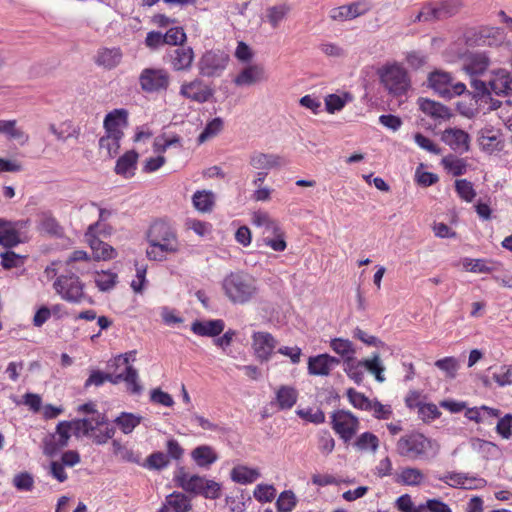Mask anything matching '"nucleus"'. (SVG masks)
Masks as SVG:
<instances>
[{
	"label": "nucleus",
	"mask_w": 512,
	"mask_h": 512,
	"mask_svg": "<svg viewBox=\"0 0 512 512\" xmlns=\"http://www.w3.org/2000/svg\"><path fill=\"white\" fill-rule=\"evenodd\" d=\"M149 247L146 255L150 260L163 261L167 254L180 251V242L175 228L165 220H157L147 231Z\"/></svg>",
	"instance_id": "1"
},
{
	"label": "nucleus",
	"mask_w": 512,
	"mask_h": 512,
	"mask_svg": "<svg viewBox=\"0 0 512 512\" xmlns=\"http://www.w3.org/2000/svg\"><path fill=\"white\" fill-rule=\"evenodd\" d=\"M135 352H129L122 355H119L114 358L113 362L109 364L110 367L116 366L117 368L122 367V370L119 373H103L101 371H92L89 378L85 382V387H89L91 385L101 386L106 381H110L114 384H117L121 381H125L128 390L133 394H138L141 392L142 387L138 382V373L135 368L129 365L130 356L134 355Z\"/></svg>",
	"instance_id": "2"
},
{
	"label": "nucleus",
	"mask_w": 512,
	"mask_h": 512,
	"mask_svg": "<svg viewBox=\"0 0 512 512\" xmlns=\"http://www.w3.org/2000/svg\"><path fill=\"white\" fill-rule=\"evenodd\" d=\"M439 444L420 432H410L401 436L396 443L399 456L416 461H427L439 453Z\"/></svg>",
	"instance_id": "3"
},
{
	"label": "nucleus",
	"mask_w": 512,
	"mask_h": 512,
	"mask_svg": "<svg viewBox=\"0 0 512 512\" xmlns=\"http://www.w3.org/2000/svg\"><path fill=\"white\" fill-rule=\"evenodd\" d=\"M174 482L185 492L200 495L206 499L216 500L222 495V485L203 476L189 474L184 467L174 473Z\"/></svg>",
	"instance_id": "4"
},
{
	"label": "nucleus",
	"mask_w": 512,
	"mask_h": 512,
	"mask_svg": "<svg viewBox=\"0 0 512 512\" xmlns=\"http://www.w3.org/2000/svg\"><path fill=\"white\" fill-rule=\"evenodd\" d=\"M222 286L226 296L234 303H246L258 292L256 279L243 271L228 274Z\"/></svg>",
	"instance_id": "5"
},
{
	"label": "nucleus",
	"mask_w": 512,
	"mask_h": 512,
	"mask_svg": "<svg viewBox=\"0 0 512 512\" xmlns=\"http://www.w3.org/2000/svg\"><path fill=\"white\" fill-rule=\"evenodd\" d=\"M378 76L385 89L394 96L404 95L411 86L407 70L398 62H390L378 70Z\"/></svg>",
	"instance_id": "6"
},
{
	"label": "nucleus",
	"mask_w": 512,
	"mask_h": 512,
	"mask_svg": "<svg viewBox=\"0 0 512 512\" xmlns=\"http://www.w3.org/2000/svg\"><path fill=\"white\" fill-rule=\"evenodd\" d=\"M470 84L474 88L477 97H484L491 93L498 96L512 95V75L505 69L492 71L488 81L472 79Z\"/></svg>",
	"instance_id": "7"
},
{
	"label": "nucleus",
	"mask_w": 512,
	"mask_h": 512,
	"mask_svg": "<svg viewBox=\"0 0 512 512\" xmlns=\"http://www.w3.org/2000/svg\"><path fill=\"white\" fill-rule=\"evenodd\" d=\"M429 86L441 97L451 99L459 96L466 90L462 82L453 83L449 73L444 71H434L428 77Z\"/></svg>",
	"instance_id": "8"
},
{
	"label": "nucleus",
	"mask_w": 512,
	"mask_h": 512,
	"mask_svg": "<svg viewBox=\"0 0 512 512\" xmlns=\"http://www.w3.org/2000/svg\"><path fill=\"white\" fill-rule=\"evenodd\" d=\"M229 57L221 51H206L199 59L197 67L203 77H218L226 69Z\"/></svg>",
	"instance_id": "9"
},
{
	"label": "nucleus",
	"mask_w": 512,
	"mask_h": 512,
	"mask_svg": "<svg viewBox=\"0 0 512 512\" xmlns=\"http://www.w3.org/2000/svg\"><path fill=\"white\" fill-rule=\"evenodd\" d=\"M331 425L344 442H349L357 433L360 423L351 412L337 410L331 415Z\"/></svg>",
	"instance_id": "10"
},
{
	"label": "nucleus",
	"mask_w": 512,
	"mask_h": 512,
	"mask_svg": "<svg viewBox=\"0 0 512 512\" xmlns=\"http://www.w3.org/2000/svg\"><path fill=\"white\" fill-rule=\"evenodd\" d=\"M479 149L489 155L499 153L505 148V139L500 129L487 125L476 134Z\"/></svg>",
	"instance_id": "11"
},
{
	"label": "nucleus",
	"mask_w": 512,
	"mask_h": 512,
	"mask_svg": "<svg viewBox=\"0 0 512 512\" xmlns=\"http://www.w3.org/2000/svg\"><path fill=\"white\" fill-rule=\"evenodd\" d=\"M72 424L69 421H61L57 424L54 433L49 434L43 442V452L46 456L53 457L68 445L71 438Z\"/></svg>",
	"instance_id": "12"
},
{
	"label": "nucleus",
	"mask_w": 512,
	"mask_h": 512,
	"mask_svg": "<svg viewBox=\"0 0 512 512\" xmlns=\"http://www.w3.org/2000/svg\"><path fill=\"white\" fill-rule=\"evenodd\" d=\"M139 84L147 93L165 91L169 87L170 76L165 69L145 68L139 76Z\"/></svg>",
	"instance_id": "13"
},
{
	"label": "nucleus",
	"mask_w": 512,
	"mask_h": 512,
	"mask_svg": "<svg viewBox=\"0 0 512 512\" xmlns=\"http://www.w3.org/2000/svg\"><path fill=\"white\" fill-rule=\"evenodd\" d=\"M179 94L189 101L203 104L213 97L214 89L202 79L194 78L181 84Z\"/></svg>",
	"instance_id": "14"
},
{
	"label": "nucleus",
	"mask_w": 512,
	"mask_h": 512,
	"mask_svg": "<svg viewBox=\"0 0 512 512\" xmlns=\"http://www.w3.org/2000/svg\"><path fill=\"white\" fill-rule=\"evenodd\" d=\"M54 288L67 301L78 302L84 296L83 284L75 275H61L54 282Z\"/></svg>",
	"instance_id": "15"
},
{
	"label": "nucleus",
	"mask_w": 512,
	"mask_h": 512,
	"mask_svg": "<svg viewBox=\"0 0 512 512\" xmlns=\"http://www.w3.org/2000/svg\"><path fill=\"white\" fill-rule=\"evenodd\" d=\"M27 224L28 221L24 220L9 221L0 218V245L6 248L17 246L21 242L19 231Z\"/></svg>",
	"instance_id": "16"
},
{
	"label": "nucleus",
	"mask_w": 512,
	"mask_h": 512,
	"mask_svg": "<svg viewBox=\"0 0 512 512\" xmlns=\"http://www.w3.org/2000/svg\"><path fill=\"white\" fill-rule=\"evenodd\" d=\"M265 68L261 64H249L245 66L233 79L238 87H249L267 80Z\"/></svg>",
	"instance_id": "17"
},
{
	"label": "nucleus",
	"mask_w": 512,
	"mask_h": 512,
	"mask_svg": "<svg viewBox=\"0 0 512 512\" xmlns=\"http://www.w3.org/2000/svg\"><path fill=\"white\" fill-rule=\"evenodd\" d=\"M438 480L454 488L477 489L485 485L482 478L471 477L462 472H447L438 477Z\"/></svg>",
	"instance_id": "18"
},
{
	"label": "nucleus",
	"mask_w": 512,
	"mask_h": 512,
	"mask_svg": "<svg viewBox=\"0 0 512 512\" xmlns=\"http://www.w3.org/2000/svg\"><path fill=\"white\" fill-rule=\"evenodd\" d=\"M249 165L255 171L270 172L272 169L280 168L284 160L280 155L254 151L249 155Z\"/></svg>",
	"instance_id": "19"
},
{
	"label": "nucleus",
	"mask_w": 512,
	"mask_h": 512,
	"mask_svg": "<svg viewBox=\"0 0 512 512\" xmlns=\"http://www.w3.org/2000/svg\"><path fill=\"white\" fill-rule=\"evenodd\" d=\"M370 10V5L364 1L354 2L331 9L330 18L334 21H347L364 15Z\"/></svg>",
	"instance_id": "20"
},
{
	"label": "nucleus",
	"mask_w": 512,
	"mask_h": 512,
	"mask_svg": "<svg viewBox=\"0 0 512 512\" xmlns=\"http://www.w3.org/2000/svg\"><path fill=\"white\" fill-rule=\"evenodd\" d=\"M441 139L454 151L467 152L470 149V136L462 129H445Z\"/></svg>",
	"instance_id": "21"
},
{
	"label": "nucleus",
	"mask_w": 512,
	"mask_h": 512,
	"mask_svg": "<svg viewBox=\"0 0 512 512\" xmlns=\"http://www.w3.org/2000/svg\"><path fill=\"white\" fill-rule=\"evenodd\" d=\"M105 132L124 136L123 129L128 126V112L125 109H114L109 112L103 122Z\"/></svg>",
	"instance_id": "22"
},
{
	"label": "nucleus",
	"mask_w": 512,
	"mask_h": 512,
	"mask_svg": "<svg viewBox=\"0 0 512 512\" xmlns=\"http://www.w3.org/2000/svg\"><path fill=\"white\" fill-rule=\"evenodd\" d=\"M277 341L267 332H256L253 335V349L256 356L268 360L276 348Z\"/></svg>",
	"instance_id": "23"
},
{
	"label": "nucleus",
	"mask_w": 512,
	"mask_h": 512,
	"mask_svg": "<svg viewBox=\"0 0 512 512\" xmlns=\"http://www.w3.org/2000/svg\"><path fill=\"white\" fill-rule=\"evenodd\" d=\"M340 363V361L328 354H321L310 357L308 361V371L312 375L327 376L330 371Z\"/></svg>",
	"instance_id": "24"
},
{
	"label": "nucleus",
	"mask_w": 512,
	"mask_h": 512,
	"mask_svg": "<svg viewBox=\"0 0 512 512\" xmlns=\"http://www.w3.org/2000/svg\"><path fill=\"white\" fill-rule=\"evenodd\" d=\"M194 60V52L191 47L181 46L170 53V64L175 71H187Z\"/></svg>",
	"instance_id": "25"
},
{
	"label": "nucleus",
	"mask_w": 512,
	"mask_h": 512,
	"mask_svg": "<svg viewBox=\"0 0 512 512\" xmlns=\"http://www.w3.org/2000/svg\"><path fill=\"white\" fill-rule=\"evenodd\" d=\"M489 64V58L484 53L471 54L463 63V70L471 77V80L477 79L476 76L483 74Z\"/></svg>",
	"instance_id": "26"
},
{
	"label": "nucleus",
	"mask_w": 512,
	"mask_h": 512,
	"mask_svg": "<svg viewBox=\"0 0 512 512\" xmlns=\"http://www.w3.org/2000/svg\"><path fill=\"white\" fill-rule=\"evenodd\" d=\"M48 129L56 139L61 142H65L69 139L78 140L80 136V127L70 120H65L59 125L51 123Z\"/></svg>",
	"instance_id": "27"
},
{
	"label": "nucleus",
	"mask_w": 512,
	"mask_h": 512,
	"mask_svg": "<svg viewBox=\"0 0 512 512\" xmlns=\"http://www.w3.org/2000/svg\"><path fill=\"white\" fill-rule=\"evenodd\" d=\"M418 104L419 108L424 114L435 120L443 121L449 119L451 116L449 108L439 102H435L426 98H420L418 100Z\"/></svg>",
	"instance_id": "28"
},
{
	"label": "nucleus",
	"mask_w": 512,
	"mask_h": 512,
	"mask_svg": "<svg viewBox=\"0 0 512 512\" xmlns=\"http://www.w3.org/2000/svg\"><path fill=\"white\" fill-rule=\"evenodd\" d=\"M85 236L95 260H110L116 256V251L111 245L94 237L90 232L86 233Z\"/></svg>",
	"instance_id": "29"
},
{
	"label": "nucleus",
	"mask_w": 512,
	"mask_h": 512,
	"mask_svg": "<svg viewBox=\"0 0 512 512\" xmlns=\"http://www.w3.org/2000/svg\"><path fill=\"white\" fill-rule=\"evenodd\" d=\"M500 415L501 411L499 409L488 407L486 405L468 408L465 412V417L477 424L485 422L491 424V422L488 420L492 418H498Z\"/></svg>",
	"instance_id": "30"
},
{
	"label": "nucleus",
	"mask_w": 512,
	"mask_h": 512,
	"mask_svg": "<svg viewBox=\"0 0 512 512\" xmlns=\"http://www.w3.org/2000/svg\"><path fill=\"white\" fill-rule=\"evenodd\" d=\"M261 474L257 468H250L245 465L235 466L230 473L233 482L247 485L255 482Z\"/></svg>",
	"instance_id": "31"
},
{
	"label": "nucleus",
	"mask_w": 512,
	"mask_h": 512,
	"mask_svg": "<svg viewBox=\"0 0 512 512\" xmlns=\"http://www.w3.org/2000/svg\"><path fill=\"white\" fill-rule=\"evenodd\" d=\"M191 458L199 467L207 468L217 461L218 455L211 446L200 445L192 450Z\"/></svg>",
	"instance_id": "32"
},
{
	"label": "nucleus",
	"mask_w": 512,
	"mask_h": 512,
	"mask_svg": "<svg viewBox=\"0 0 512 512\" xmlns=\"http://www.w3.org/2000/svg\"><path fill=\"white\" fill-rule=\"evenodd\" d=\"M122 52L119 48H103L98 51L96 63L105 69H113L120 64Z\"/></svg>",
	"instance_id": "33"
},
{
	"label": "nucleus",
	"mask_w": 512,
	"mask_h": 512,
	"mask_svg": "<svg viewBox=\"0 0 512 512\" xmlns=\"http://www.w3.org/2000/svg\"><path fill=\"white\" fill-rule=\"evenodd\" d=\"M423 472L416 467H405L396 476L395 481L404 486H420L424 482Z\"/></svg>",
	"instance_id": "34"
},
{
	"label": "nucleus",
	"mask_w": 512,
	"mask_h": 512,
	"mask_svg": "<svg viewBox=\"0 0 512 512\" xmlns=\"http://www.w3.org/2000/svg\"><path fill=\"white\" fill-rule=\"evenodd\" d=\"M69 422L72 424V430L74 431L76 436H88L98 426L103 425L106 422V417L101 413H97L95 425H91V420L89 419H77Z\"/></svg>",
	"instance_id": "35"
},
{
	"label": "nucleus",
	"mask_w": 512,
	"mask_h": 512,
	"mask_svg": "<svg viewBox=\"0 0 512 512\" xmlns=\"http://www.w3.org/2000/svg\"><path fill=\"white\" fill-rule=\"evenodd\" d=\"M138 154L134 150H130L122 155L116 162L115 172L122 176L134 175Z\"/></svg>",
	"instance_id": "36"
},
{
	"label": "nucleus",
	"mask_w": 512,
	"mask_h": 512,
	"mask_svg": "<svg viewBox=\"0 0 512 512\" xmlns=\"http://www.w3.org/2000/svg\"><path fill=\"white\" fill-rule=\"evenodd\" d=\"M298 392L291 386H280L276 391V401L279 409H291L297 402Z\"/></svg>",
	"instance_id": "37"
},
{
	"label": "nucleus",
	"mask_w": 512,
	"mask_h": 512,
	"mask_svg": "<svg viewBox=\"0 0 512 512\" xmlns=\"http://www.w3.org/2000/svg\"><path fill=\"white\" fill-rule=\"evenodd\" d=\"M165 500L173 512H189L192 510L191 499L182 492L174 491L167 495Z\"/></svg>",
	"instance_id": "38"
},
{
	"label": "nucleus",
	"mask_w": 512,
	"mask_h": 512,
	"mask_svg": "<svg viewBox=\"0 0 512 512\" xmlns=\"http://www.w3.org/2000/svg\"><path fill=\"white\" fill-rule=\"evenodd\" d=\"M123 136L112 135L106 133L99 140V148L100 152L103 153L108 158H113L116 156L120 149V140Z\"/></svg>",
	"instance_id": "39"
},
{
	"label": "nucleus",
	"mask_w": 512,
	"mask_h": 512,
	"mask_svg": "<svg viewBox=\"0 0 512 512\" xmlns=\"http://www.w3.org/2000/svg\"><path fill=\"white\" fill-rule=\"evenodd\" d=\"M224 330L223 322H193L191 331L199 336H218Z\"/></svg>",
	"instance_id": "40"
},
{
	"label": "nucleus",
	"mask_w": 512,
	"mask_h": 512,
	"mask_svg": "<svg viewBox=\"0 0 512 512\" xmlns=\"http://www.w3.org/2000/svg\"><path fill=\"white\" fill-rule=\"evenodd\" d=\"M142 421V417L133 413L122 412L115 423L124 434H130Z\"/></svg>",
	"instance_id": "41"
},
{
	"label": "nucleus",
	"mask_w": 512,
	"mask_h": 512,
	"mask_svg": "<svg viewBox=\"0 0 512 512\" xmlns=\"http://www.w3.org/2000/svg\"><path fill=\"white\" fill-rule=\"evenodd\" d=\"M192 202L196 210L200 212H209L214 205V194L211 191H197L192 197Z\"/></svg>",
	"instance_id": "42"
},
{
	"label": "nucleus",
	"mask_w": 512,
	"mask_h": 512,
	"mask_svg": "<svg viewBox=\"0 0 512 512\" xmlns=\"http://www.w3.org/2000/svg\"><path fill=\"white\" fill-rule=\"evenodd\" d=\"M354 446L359 451L376 452L379 447V438L371 432H364L357 437Z\"/></svg>",
	"instance_id": "43"
},
{
	"label": "nucleus",
	"mask_w": 512,
	"mask_h": 512,
	"mask_svg": "<svg viewBox=\"0 0 512 512\" xmlns=\"http://www.w3.org/2000/svg\"><path fill=\"white\" fill-rule=\"evenodd\" d=\"M436 6L439 20H444L456 15L460 11L462 3L459 0H443L436 2Z\"/></svg>",
	"instance_id": "44"
},
{
	"label": "nucleus",
	"mask_w": 512,
	"mask_h": 512,
	"mask_svg": "<svg viewBox=\"0 0 512 512\" xmlns=\"http://www.w3.org/2000/svg\"><path fill=\"white\" fill-rule=\"evenodd\" d=\"M297 497L292 490L281 492L276 500L277 512H292L297 505Z\"/></svg>",
	"instance_id": "45"
},
{
	"label": "nucleus",
	"mask_w": 512,
	"mask_h": 512,
	"mask_svg": "<svg viewBox=\"0 0 512 512\" xmlns=\"http://www.w3.org/2000/svg\"><path fill=\"white\" fill-rule=\"evenodd\" d=\"M0 133L6 134L9 138L20 140L23 143L28 141V135L16 127L15 120H0Z\"/></svg>",
	"instance_id": "46"
},
{
	"label": "nucleus",
	"mask_w": 512,
	"mask_h": 512,
	"mask_svg": "<svg viewBox=\"0 0 512 512\" xmlns=\"http://www.w3.org/2000/svg\"><path fill=\"white\" fill-rule=\"evenodd\" d=\"M330 346L335 353L341 355L345 360L354 358L355 350L349 340L336 338L331 341Z\"/></svg>",
	"instance_id": "47"
},
{
	"label": "nucleus",
	"mask_w": 512,
	"mask_h": 512,
	"mask_svg": "<svg viewBox=\"0 0 512 512\" xmlns=\"http://www.w3.org/2000/svg\"><path fill=\"white\" fill-rule=\"evenodd\" d=\"M223 128V120L219 117L212 119L207 123L204 130L198 136V142L200 144L207 140L215 137Z\"/></svg>",
	"instance_id": "48"
},
{
	"label": "nucleus",
	"mask_w": 512,
	"mask_h": 512,
	"mask_svg": "<svg viewBox=\"0 0 512 512\" xmlns=\"http://www.w3.org/2000/svg\"><path fill=\"white\" fill-rule=\"evenodd\" d=\"M345 372L348 377L354 380L356 384H360L363 381L364 373L363 367L360 361H357L355 358L344 360Z\"/></svg>",
	"instance_id": "49"
},
{
	"label": "nucleus",
	"mask_w": 512,
	"mask_h": 512,
	"mask_svg": "<svg viewBox=\"0 0 512 512\" xmlns=\"http://www.w3.org/2000/svg\"><path fill=\"white\" fill-rule=\"evenodd\" d=\"M12 483L18 491L29 492L33 490L35 481L31 473L20 472L14 475Z\"/></svg>",
	"instance_id": "50"
},
{
	"label": "nucleus",
	"mask_w": 512,
	"mask_h": 512,
	"mask_svg": "<svg viewBox=\"0 0 512 512\" xmlns=\"http://www.w3.org/2000/svg\"><path fill=\"white\" fill-rule=\"evenodd\" d=\"M290 7L286 4L272 6L267 9V18L273 28H276L279 23L286 17Z\"/></svg>",
	"instance_id": "51"
},
{
	"label": "nucleus",
	"mask_w": 512,
	"mask_h": 512,
	"mask_svg": "<svg viewBox=\"0 0 512 512\" xmlns=\"http://www.w3.org/2000/svg\"><path fill=\"white\" fill-rule=\"evenodd\" d=\"M462 264L465 270L474 273H489L494 270V266H489L483 259L464 258Z\"/></svg>",
	"instance_id": "52"
},
{
	"label": "nucleus",
	"mask_w": 512,
	"mask_h": 512,
	"mask_svg": "<svg viewBox=\"0 0 512 512\" xmlns=\"http://www.w3.org/2000/svg\"><path fill=\"white\" fill-rule=\"evenodd\" d=\"M455 189L459 197L466 202H472L476 197V191L473 184L466 179L456 180Z\"/></svg>",
	"instance_id": "53"
},
{
	"label": "nucleus",
	"mask_w": 512,
	"mask_h": 512,
	"mask_svg": "<svg viewBox=\"0 0 512 512\" xmlns=\"http://www.w3.org/2000/svg\"><path fill=\"white\" fill-rule=\"evenodd\" d=\"M347 397L349 402L357 409L368 411L371 408L372 400L353 388L347 390Z\"/></svg>",
	"instance_id": "54"
},
{
	"label": "nucleus",
	"mask_w": 512,
	"mask_h": 512,
	"mask_svg": "<svg viewBox=\"0 0 512 512\" xmlns=\"http://www.w3.org/2000/svg\"><path fill=\"white\" fill-rule=\"evenodd\" d=\"M253 496L260 503L271 502L276 496V489L273 485L258 484L254 489Z\"/></svg>",
	"instance_id": "55"
},
{
	"label": "nucleus",
	"mask_w": 512,
	"mask_h": 512,
	"mask_svg": "<svg viewBox=\"0 0 512 512\" xmlns=\"http://www.w3.org/2000/svg\"><path fill=\"white\" fill-rule=\"evenodd\" d=\"M117 281V274L110 271L97 272L95 283L101 291L112 289Z\"/></svg>",
	"instance_id": "56"
},
{
	"label": "nucleus",
	"mask_w": 512,
	"mask_h": 512,
	"mask_svg": "<svg viewBox=\"0 0 512 512\" xmlns=\"http://www.w3.org/2000/svg\"><path fill=\"white\" fill-rule=\"evenodd\" d=\"M360 362H361L363 368L368 370L371 374L375 375V378L377 381H379V382L384 381V377L382 375L384 368L381 365L380 357L378 354H375L370 359H365Z\"/></svg>",
	"instance_id": "57"
},
{
	"label": "nucleus",
	"mask_w": 512,
	"mask_h": 512,
	"mask_svg": "<svg viewBox=\"0 0 512 512\" xmlns=\"http://www.w3.org/2000/svg\"><path fill=\"white\" fill-rule=\"evenodd\" d=\"M442 164L445 169L451 172L454 176L463 175L466 171V164L462 159L453 156H447L442 159Z\"/></svg>",
	"instance_id": "58"
},
{
	"label": "nucleus",
	"mask_w": 512,
	"mask_h": 512,
	"mask_svg": "<svg viewBox=\"0 0 512 512\" xmlns=\"http://www.w3.org/2000/svg\"><path fill=\"white\" fill-rule=\"evenodd\" d=\"M435 366L446 373L449 378H454L458 370V361L454 357H445L435 362Z\"/></svg>",
	"instance_id": "59"
},
{
	"label": "nucleus",
	"mask_w": 512,
	"mask_h": 512,
	"mask_svg": "<svg viewBox=\"0 0 512 512\" xmlns=\"http://www.w3.org/2000/svg\"><path fill=\"white\" fill-rule=\"evenodd\" d=\"M396 508L401 512H422L424 505L415 506L409 494H403L396 500Z\"/></svg>",
	"instance_id": "60"
},
{
	"label": "nucleus",
	"mask_w": 512,
	"mask_h": 512,
	"mask_svg": "<svg viewBox=\"0 0 512 512\" xmlns=\"http://www.w3.org/2000/svg\"><path fill=\"white\" fill-rule=\"evenodd\" d=\"M1 265L4 269H11L19 267L23 264V259L19 254H16L14 251H6L0 254Z\"/></svg>",
	"instance_id": "61"
},
{
	"label": "nucleus",
	"mask_w": 512,
	"mask_h": 512,
	"mask_svg": "<svg viewBox=\"0 0 512 512\" xmlns=\"http://www.w3.org/2000/svg\"><path fill=\"white\" fill-rule=\"evenodd\" d=\"M496 432L503 438L509 439L512 436V414H506L498 417Z\"/></svg>",
	"instance_id": "62"
},
{
	"label": "nucleus",
	"mask_w": 512,
	"mask_h": 512,
	"mask_svg": "<svg viewBox=\"0 0 512 512\" xmlns=\"http://www.w3.org/2000/svg\"><path fill=\"white\" fill-rule=\"evenodd\" d=\"M186 40V34L180 27L169 29L164 34V42L169 45H182Z\"/></svg>",
	"instance_id": "63"
},
{
	"label": "nucleus",
	"mask_w": 512,
	"mask_h": 512,
	"mask_svg": "<svg viewBox=\"0 0 512 512\" xmlns=\"http://www.w3.org/2000/svg\"><path fill=\"white\" fill-rule=\"evenodd\" d=\"M335 447V440L331 436L329 431H323L318 436V449L324 454L328 455L332 453Z\"/></svg>",
	"instance_id": "64"
}]
</instances>
